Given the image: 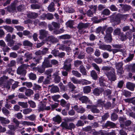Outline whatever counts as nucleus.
<instances>
[{
    "label": "nucleus",
    "instance_id": "f257e3e1",
    "mask_svg": "<svg viewBox=\"0 0 135 135\" xmlns=\"http://www.w3.org/2000/svg\"><path fill=\"white\" fill-rule=\"evenodd\" d=\"M102 70L106 71L105 74L107 76L108 79L112 81H114L116 79L115 75L114 70L111 67L108 66H104L102 67Z\"/></svg>",
    "mask_w": 135,
    "mask_h": 135
},
{
    "label": "nucleus",
    "instance_id": "f03ea898",
    "mask_svg": "<svg viewBox=\"0 0 135 135\" xmlns=\"http://www.w3.org/2000/svg\"><path fill=\"white\" fill-rule=\"evenodd\" d=\"M89 25V24L88 23H80L78 24L77 27L78 29V32L80 34L84 33V29L88 27Z\"/></svg>",
    "mask_w": 135,
    "mask_h": 135
},
{
    "label": "nucleus",
    "instance_id": "7ed1b4c3",
    "mask_svg": "<svg viewBox=\"0 0 135 135\" xmlns=\"http://www.w3.org/2000/svg\"><path fill=\"white\" fill-rule=\"evenodd\" d=\"M18 4V2L17 1H15L12 3L10 5L6 7L5 9H7L9 12H11L16 10V6Z\"/></svg>",
    "mask_w": 135,
    "mask_h": 135
},
{
    "label": "nucleus",
    "instance_id": "20e7f679",
    "mask_svg": "<svg viewBox=\"0 0 135 135\" xmlns=\"http://www.w3.org/2000/svg\"><path fill=\"white\" fill-rule=\"evenodd\" d=\"M34 63H32L30 65H27L28 66L30 67L31 68H33L37 66V64H39L40 62V61L41 60V58L40 57H33L32 59Z\"/></svg>",
    "mask_w": 135,
    "mask_h": 135
},
{
    "label": "nucleus",
    "instance_id": "39448f33",
    "mask_svg": "<svg viewBox=\"0 0 135 135\" xmlns=\"http://www.w3.org/2000/svg\"><path fill=\"white\" fill-rule=\"evenodd\" d=\"M46 40L51 44H54L59 41V40L57 38L52 35L48 36L46 38Z\"/></svg>",
    "mask_w": 135,
    "mask_h": 135
},
{
    "label": "nucleus",
    "instance_id": "423d86ee",
    "mask_svg": "<svg viewBox=\"0 0 135 135\" xmlns=\"http://www.w3.org/2000/svg\"><path fill=\"white\" fill-rule=\"evenodd\" d=\"M123 63L122 62H121L115 64V66L116 69H117V72L118 73L122 74L123 72L122 66Z\"/></svg>",
    "mask_w": 135,
    "mask_h": 135
},
{
    "label": "nucleus",
    "instance_id": "0eeeda50",
    "mask_svg": "<svg viewBox=\"0 0 135 135\" xmlns=\"http://www.w3.org/2000/svg\"><path fill=\"white\" fill-rule=\"evenodd\" d=\"M104 91V89L101 88H94L93 91V95L96 96H99Z\"/></svg>",
    "mask_w": 135,
    "mask_h": 135
},
{
    "label": "nucleus",
    "instance_id": "6e6552de",
    "mask_svg": "<svg viewBox=\"0 0 135 135\" xmlns=\"http://www.w3.org/2000/svg\"><path fill=\"white\" fill-rule=\"evenodd\" d=\"M39 33L40 35L39 38L42 40L46 37L49 35L48 32L44 30H40Z\"/></svg>",
    "mask_w": 135,
    "mask_h": 135
},
{
    "label": "nucleus",
    "instance_id": "1a4fd4ad",
    "mask_svg": "<svg viewBox=\"0 0 135 135\" xmlns=\"http://www.w3.org/2000/svg\"><path fill=\"white\" fill-rule=\"evenodd\" d=\"M32 70L35 72L37 71L38 72L41 74L44 73L45 70V69L42 65L41 66H38L32 68Z\"/></svg>",
    "mask_w": 135,
    "mask_h": 135
},
{
    "label": "nucleus",
    "instance_id": "9d476101",
    "mask_svg": "<svg viewBox=\"0 0 135 135\" xmlns=\"http://www.w3.org/2000/svg\"><path fill=\"white\" fill-rule=\"evenodd\" d=\"M14 80L12 79H9L8 81L4 83L1 86L9 89L11 87V85L13 83Z\"/></svg>",
    "mask_w": 135,
    "mask_h": 135
},
{
    "label": "nucleus",
    "instance_id": "9b49d317",
    "mask_svg": "<svg viewBox=\"0 0 135 135\" xmlns=\"http://www.w3.org/2000/svg\"><path fill=\"white\" fill-rule=\"evenodd\" d=\"M59 71H56L53 75L54 76V82L56 83H59L61 80L60 77L59 76Z\"/></svg>",
    "mask_w": 135,
    "mask_h": 135
},
{
    "label": "nucleus",
    "instance_id": "f8f14e48",
    "mask_svg": "<svg viewBox=\"0 0 135 135\" xmlns=\"http://www.w3.org/2000/svg\"><path fill=\"white\" fill-rule=\"evenodd\" d=\"M25 65H22L19 66L17 69V72L18 74H26V71L24 69Z\"/></svg>",
    "mask_w": 135,
    "mask_h": 135
},
{
    "label": "nucleus",
    "instance_id": "ddd939ff",
    "mask_svg": "<svg viewBox=\"0 0 135 135\" xmlns=\"http://www.w3.org/2000/svg\"><path fill=\"white\" fill-rule=\"evenodd\" d=\"M42 65L45 69L46 68H51L52 66V65L50 63L49 60H47V58H45Z\"/></svg>",
    "mask_w": 135,
    "mask_h": 135
},
{
    "label": "nucleus",
    "instance_id": "4468645a",
    "mask_svg": "<svg viewBox=\"0 0 135 135\" xmlns=\"http://www.w3.org/2000/svg\"><path fill=\"white\" fill-rule=\"evenodd\" d=\"M74 109L77 112L83 113L85 111V109L83 107H78L77 105H75L73 107Z\"/></svg>",
    "mask_w": 135,
    "mask_h": 135
},
{
    "label": "nucleus",
    "instance_id": "2eb2a0df",
    "mask_svg": "<svg viewBox=\"0 0 135 135\" xmlns=\"http://www.w3.org/2000/svg\"><path fill=\"white\" fill-rule=\"evenodd\" d=\"M24 57L26 58L24 60V61L25 62H27L32 59L33 57L32 54L27 52L25 54Z\"/></svg>",
    "mask_w": 135,
    "mask_h": 135
},
{
    "label": "nucleus",
    "instance_id": "dca6fc26",
    "mask_svg": "<svg viewBox=\"0 0 135 135\" xmlns=\"http://www.w3.org/2000/svg\"><path fill=\"white\" fill-rule=\"evenodd\" d=\"M53 15L50 13L44 14L41 16V18L43 20H44L45 18H46L48 20H50L53 19Z\"/></svg>",
    "mask_w": 135,
    "mask_h": 135
},
{
    "label": "nucleus",
    "instance_id": "f3484780",
    "mask_svg": "<svg viewBox=\"0 0 135 135\" xmlns=\"http://www.w3.org/2000/svg\"><path fill=\"white\" fill-rule=\"evenodd\" d=\"M105 101L102 100L101 99H98L96 105L98 107H101L102 108L103 107L105 106Z\"/></svg>",
    "mask_w": 135,
    "mask_h": 135
},
{
    "label": "nucleus",
    "instance_id": "a211bd4d",
    "mask_svg": "<svg viewBox=\"0 0 135 135\" xmlns=\"http://www.w3.org/2000/svg\"><path fill=\"white\" fill-rule=\"evenodd\" d=\"M126 86L128 89L133 91L135 87V84L130 82H128L126 84Z\"/></svg>",
    "mask_w": 135,
    "mask_h": 135
},
{
    "label": "nucleus",
    "instance_id": "6ab92c4d",
    "mask_svg": "<svg viewBox=\"0 0 135 135\" xmlns=\"http://www.w3.org/2000/svg\"><path fill=\"white\" fill-rule=\"evenodd\" d=\"M99 48L104 50H107L111 51L110 50L111 48V46L109 45H102L99 46Z\"/></svg>",
    "mask_w": 135,
    "mask_h": 135
},
{
    "label": "nucleus",
    "instance_id": "aec40b11",
    "mask_svg": "<svg viewBox=\"0 0 135 135\" xmlns=\"http://www.w3.org/2000/svg\"><path fill=\"white\" fill-rule=\"evenodd\" d=\"M0 121L1 122V124L3 125L8 124L10 122L9 121L8 119H7L3 117H0Z\"/></svg>",
    "mask_w": 135,
    "mask_h": 135
},
{
    "label": "nucleus",
    "instance_id": "412c9836",
    "mask_svg": "<svg viewBox=\"0 0 135 135\" xmlns=\"http://www.w3.org/2000/svg\"><path fill=\"white\" fill-rule=\"evenodd\" d=\"M38 16V15L37 13L33 12H30L27 14V17L31 18H36Z\"/></svg>",
    "mask_w": 135,
    "mask_h": 135
},
{
    "label": "nucleus",
    "instance_id": "4be33fe9",
    "mask_svg": "<svg viewBox=\"0 0 135 135\" xmlns=\"http://www.w3.org/2000/svg\"><path fill=\"white\" fill-rule=\"evenodd\" d=\"M3 27L7 32L12 33L13 31L14 28L11 26L6 25L3 26Z\"/></svg>",
    "mask_w": 135,
    "mask_h": 135
},
{
    "label": "nucleus",
    "instance_id": "5701e85b",
    "mask_svg": "<svg viewBox=\"0 0 135 135\" xmlns=\"http://www.w3.org/2000/svg\"><path fill=\"white\" fill-rule=\"evenodd\" d=\"M105 41L107 43L110 42L112 40V38L111 34H106L104 37Z\"/></svg>",
    "mask_w": 135,
    "mask_h": 135
},
{
    "label": "nucleus",
    "instance_id": "b1692460",
    "mask_svg": "<svg viewBox=\"0 0 135 135\" xmlns=\"http://www.w3.org/2000/svg\"><path fill=\"white\" fill-rule=\"evenodd\" d=\"M53 120L59 124L61 121V118L59 115H57L53 118Z\"/></svg>",
    "mask_w": 135,
    "mask_h": 135
},
{
    "label": "nucleus",
    "instance_id": "393cba45",
    "mask_svg": "<svg viewBox=\"0 0 135 135\" xmlns=\"http://www.w3.org/2000/svg\"><path fill=\"white\" fill-rule=\"evenodd\" d=\"M96 105H93V107L91 108V111L94 113H98L100 112V110L98 109Z\"/></svg>",
    "mask_w": 135,
    "mask_h": 135
},
{
    "label": "nucleus",
    "instance_id": "a878e982",
    "mask_svg": "<svg viewBox=\"0 0 135 135\" xmlns=\"http://www.w3.org/2000/svg\"><path fill=\"white\" fill-rule=\"evenodd\" d=\"M91 87L89 86H86L83 88V92L84 93L88 94L91 91Z\"/></svg>",
    "mask_w": 135,
    "mask_h": 135
},
{
    "label": "nucleus",
    "instance_id": "bb28decb",
    "mask_svg": "<svg viewBox=\"0 0 135 135\" xmlns=\"http://www.w3.org/2000/svg\"><path fill=\"white\" fill-rule=\"evenodd\" d=\"M33 92L32 90L30 89H26L25 92V94L26 96L28 97H30L33 94Z\"/></svg>",
    "mask_w": 135,
    "mask_h": 135
},
{
    "label": "nucleus",
    "instance_id": "cd10ccee",
    "mask_svg": "<svg viewBox=\"0 0 135 135\" xmlns=\"http://www.w3.org/2000/svg\"><path fill=\"white\" fill-rule=\"evenodd\" d=\"M23 45L26 46L32 47L33 44L27 40H25L23 42Z\"/></svg>",
    "mask_w": 135,
    "mask_h": 135
},
{
    "label": "nucleus",
    "instance_id": "c85d7f7f",
    "mask_svg": "<svg viewBox=\"0 0 135 135\" xmlns=\"http://www.w3.org/2000/svg\"><path fill=\"white\" fill-rule=\"evenodd\" d=\"M79 100L82 103H86L89 101L88 98L86 96H84L80 97Z\"/></svg>",
    "mask_w": 135,
    "mask_h": 135
},
{
    "label": "nucleus",
    "instance_id": "c756f323",
    "mask_svg": "<svg viewBox=\"0 0 135 135\" xmlns=\"http://www.w3.org/2000/svg\"><path fill=\"white\" fill-rule=\"evenodd\" d=\"M90 74L91 77L94 80H96L98 78V76L96 71L94 70H92L90 72Z\"/></svg>",
    "mask_w": 135,
    "mask_h": 135
},
{
    "label": "nucleus",
    "instance_id": "7c9ffc66",
    "mask_svg": "<svg viewBox=\"0 0 135 135\" xmlns=\"http://www.w3.org/2000/svg\"><path fill=\"white\" fill-rule=\"evenodd\" d=\"M48 10L50 12H52L55 10L54 4L53 2H52L48 7Z\"/></svg>",
    "mask_w": 135,
    "mask_h": 135
},
{
    "label": "nucleus",
    "instance_id": "2f4dec72",
    "mask_svg": "<svg viewBox=\"0 0 135 135\" xmlns=\"http://www.w3.org/2000/svg\"><path fill=\"white\" fill-rule=\"evenodd\" d=\"M128 15H121L118 14L117 15V18L120 17L121 19L125 21L126 19L128 17Z\"/></svg>",
    "mask_w": 135,
    "mask_h": 135
},
{
    "label": "nucleus",
    "instance_id": "473e14b6",
    "mask_svg": "<svg viewBox=\"0 0 135 135\" xmlns=\"http://www.w3.org/2000/svg\"><path fill=\"white\" fill-rule=\"evenodd\" d=\"M79 70L80 72L84 75H86V70L85 68L82 65H80L79 68Z\"/></svg>",
    "mask_w": 135,
    "mask_h": 135
},
{
    "label": "nucleus",
    "instance_id": "72a5a7b5",
    "mask_svg": "<svg viewBox=\"0 0 135 135\" xmlns=\"http://www.w3.org/2000/svg\"><path fill=\"white\" fill-rule=\"evenodd\" d=\"M63 68L64 69L67 71H69L71 69V64H65L63 67Z\"/></svg>",
    "mask_w": 135,
    "mask_h": 135
},
{
    "label": "nucleus",
    "instance_id": "f704fd0d",
    "mask_svg": "<svg viewBox=\"0 0 135 135\" xmlns=\"http://www.w3.org/2000/svg\"><path fill=\"white\" fill-rule=\"evenodd\" d=\"M59 89L57 86H52L51 89V92L52 93H56L59 91Z\"/></svg>",
    "mask_w": 135,
    "mask_h": 135
},
{
    "label": "nucleus",
    "instance_id": "c9c22d12",
    "mask_svg": "<svg viewBox=\"0 0 135 135\" xmlns=\"http://www.w3.org/2000/svg\"><path fill=\"white\" fill-rule=\"evenodd\" d=\"M106 82L103 79H100L99 80V84L101 86L104 87L107 86L108 84H106Z\"/></svg>",
    "mask_w": 135,
    "mask_h": 135
},
{
    "label": "nucleus",
    "instance_id": "e433bc0d",
    "mask_svg": "<svg viewBox=\"0 0 135 135\" xmlns=\"http://www.w3.org/2000/svg\"><path fill=\"white\" fill-rule=\"evenodd\" d=\"M68 86L69 89L71 91H73L76 88L75 85L71 82H69L68 83Z\"/></svg>",
    "mask_w": 135,
    "mask_h": 135
},
{
    "label": "nucleus",
    "instance_id": "4c0bfd02",
    "mask_svg": "<svg viewBox=\"0 0 135 135\" xmlns=\"http://www.w3.org/2000/svg\"><path fill=\"white\" fill-rule=\"evenodd\" d=\"M70 79L71 81L74 84H78L81 83V81L74 77L71 78Z\"/></svg>",
    "mask_w": 135,
    "mask_h": 135
},
{
    "label": "nucleus",
    "instance_id": "58836bf2",
    "mask_svg": "<svg viewBox=\"0 0 135 135\" xmlns=\"http://www.w3.org/2000/svg\"><path fill=\"white\" fill-rule=\"evenodd\" d=\"M22 45V44L21 42H19L16 45L14 46L12 48V50H17L20 48V46Z\"/></svg>",
    "mask_w": 135,
    "mask_h": 135
},
{
    "label": "nucleus",
    "instance_id": "ea45409f",
    "mask_svg": "<svg viewBox=\"0 0 135 135\" xmlns=\"http://www.w3.org/2000/svg\"><path fill=\"white\" fill-rule=\"evenodd\" d=\"M19 105L23 108H27L28 106L27 102H19L18 103Z\"/></svg>",
    "mask_w": 135,
    "mask_h": 135
},
{
    "label": "nucleus",
    "instance_id": "a19ab883",
    "mask_svg": "<svg viewBox=\"0 0 135 135\" xmlns=\"http://www.w3.org/2000/svg\"><path fill=\"white\" fill-rule=\"evenodd\" d=\"M31 7L32 9H39L41 7V6L39 4H33L31 5Z\"/></svg>",
    "mask_w": 135,
    "mask_h": 135
},
{
    "label": "nucleus",
    "instance_id": "79ce46f5",
    "mask_svg": "<svg viewBox=\"0 0 135 135\" xmlns=\"http://www.w3.org/2000/svg\"><path fill=\"white\" fill-rule=\"evenodd\" d=\"M25 7L24 5H20L17 7V11L19 12H22L25 9Z\"/></svg>",
    "mask_w": 135,
    "mask_h": 135
},
{
    "label": "nucleus",
    "instance_id": "37998d69",
    "mask_svg": "<svg viewBox=\"0 0 135 135\" xmlns=\"http://www.w3.org/2000/svg\"><path fill=\"white\" fill-rule=\"evenodd\" d=\"M23 34L25 36H28L29 38H31L32 37V33L26 30L23 31Z\"/></svg>",
    "mask_w": 135,
    "mask_h": 135
},
{
    "label": "nucleus",
    "instance_id": "c03bdc74",
    "mask_svg": "<svg viewBox=\"0 0 135 135\" xmlns=\"http://www.w3.org/2000/svg\"><path fill=\"white\" fill-rule=\"evenodd\" d=\"M105 126L107 127L110 126L112 127H114L115 126V125L114 123L112 122L108 121L105 123Z\"/></svg>",
    "mask_w": 135,
    "mask_h": 135
},
{
    "label": "nucleus",
    "instance_id": "a18cd8bd",
    "mask_svg": "<svg viewBox=\"0 0 135 135\" xmlns=\"http://www.w3.org/2000/svg\"><path fill=\"white\" fill-rule=\"evenodd\" d=\"M86 51L88 54H91L94 52V49L90 47H88L86 48Z\"/></svg>",
    "mask_w": 135,
    "mask_h": 135
},
{
    "label": "nucleus",
    "instance_id": "49530a36",
    "mask_svg": "<svg viewBox=\"0 0 135 135\" xmlns=\"http://www.w3.org/2000/svg\"><path fill=\"white\" fill-rule=\"evenodd\" d=\"M36 116L34 114H32L29 116H28L27 118H28L30 120L33 121L36 120Z\"/></svg>",
    "mask_w": 135,
    "mask_h": 135
},
{
    "label": "nucleus",
    "instance_id": "de8ad7c7",
    "mask_svg": "<svg viewBox=\"0 0 135 135\" xmlns=\"http://www.w3.org/2000/svg\"><path fill=\"white\" fill-rule=\"evenodd\" d=\"M32 111V110L29 108L25 109H23V113L25 114H27L31 112Z\"/></svg>",
    "mask_w": 135,
    "mask_h": 135
},
{
    "label": "nucleus",
    "instance_id": "09e8293b",
    "mask_svg": "<svg viewBox=\"0 0 135 135\" xmlns=\"http://www.w3.org/2000/svg\"><path fill=\"white\" fill-rule=\"evenodd\" d=\"M59 50L56 49H54L52 50L51 52V53L55 57L58 56L59 54Z\"/></svg>",
    "mask_w": 135,
    "mask_h": 135
},
{
    "label": "nucleus",
    "instance_id": "8fccbe9b",
    "mask_svg": "<svg viewBox=\"0 0 135 135\" xmlns=\"http://www.w3.org/2000/svg\"><path fill=\"white\" fill-rule=\"evenodd\" d=\"M59 38L62 39H68L70 38V36L68 34H65L60 36Z\"/></svg>",
    "mask_w": 135,
    "mask_h": 135
},
{
    "label": "nucleus",
    "instance_id": "3c124183",
    "mask_svg": "<svg viewBox=\"0 0 135 135\" xmlns=\"http://www.w3.org/2000/svg\"><path fill=\"white\" fill-rule=\"evenodd\" d=\"M107 26H105L103 27L102 28L101 27H99L97 28L96 32L97 33H99L102 29L103 31H104L107 28Z\"/></svg>",
    "mask_w": 135,
    "mask_h": 135
},
{
    "label": "nucleus",
    "instance_id": "603ef678",
    "mask_svg": "<svg viewBox=\"0 0 135 135\" xmlns=\"http://www.w3.org/2000/svg\"><path fill=\"white\" fill-rule=\"evenodd\" d=\"M82 63L81 61L79 60H76L74 61V65L75 66L78 67L81 65Z\"/></svg>",
    "mask_w": 135,
    "mask_h": 135
},
{
    "label": "nucleus",
    "instance_id": "864d4df0",
    "mask_svg": "<svg viewBox=\"0 0 135 135\" xmlns=\"http://www.w3.org/2000/svg\"><path fill=\"white\" fill-rule=\"evenodd\" d=\"M122 9L125 11H128L131 8V7L129 5H125L123 6Z\"/></svg>",
    "mask_w": 135,
    "mask_h": 135
},
{
    "label": "nucleus",
    "instance_id": "5fc2aeb1",
    "mask_svg": "<svg viewBox=\"0 0 135 135\" xmlns=\"http://www.w3.org/2000/svg\"><path fill=\"white\" fill-rule=\"evenodd\" d=\"M22 85L27 86L28 88H30L32 86V83L30 82H25L22 83Z\"/></svg>",
    "mask_w": 135,
    "mask_h": 135
},
{
    "label": "nucleus",
    "instance_id": "6e6d98bb",
    "mask_svg": "<svg viewBox=\"0 0 135 135\" xmlns=\"http://www.w3.org/2000/svg\"><path fill=\"white\" fill-rule=\"evenodd\" d=\"M102 14H103L108 16L110 14V11L108 9H105L102 11Z\"/></svg>",
    "mask_w": 135,
    "mask_h": 135
},
{
    "label": "nucleus",
    "instance_id": "4d7b16f0",
    "mask_svg": "<svg viewBox=\"0 0 135 135\" xmlns=\"http://www.w3.org/2000/svg\"><path fill=\"white\" fill-rule=\"evenodd\" d=\"M29 77L30 79L33 80H35L36 78V75L32 73H31L29 74Z\"/></svg>",
    "mask_w": 135,
    "mask_h": 135
},
{
    "label": "nucleus",
    "instance_id": "13d9d810",
    "mask_svg": "<svg viewBox=\"0 0 135 135\" xmlns=\"http://www.w3.org/2000/svg\"><path fill=\"white\" fill-rule=\"evenodd\" d=\"M72 73L74 75L77 77H80L81 76V74L77 71L73 70Z\"/></svg>",
    "mask_w": 135,
    "mask_h": 135
},
{
    "label": "nucleus",
    "instance_id": "bf43d9fd",
    "mask_svg": "<svg viewBox=\"0 0 135 135\" xmlns=\"http://www.w3.org/2000/svg\"><path fill=\"white\" fill-rule=\"evenodd\" d=\"M118 118L117 115L114 113H113L111 115V120L113 121L116 120Z\"/></svg>",
    "mask_w": 135,
    "mask_h": 135
},
{
    "label": "nucleus",
    "instance_id": "052dcab7",
    "mask_svg": "<svg viewBox=\"0 0 135 135\" xmlns=\"http://www.w3.org/2000/svg\"><path fill=\"white\" fill-rule=\"evenodd\" d=\"M60 126L63 128H65L68 129V124L67 123L65 122H63L61 124Z\"/></svg>",
    "mask_w": 135,
    "mask_h": 135
},
{
    "label": "nucleus",
    "instance_id": "680f3d73",
    "mask_svg": "<svg viewBox=\"0 0 135 135\" xmlns=\"http://www.w3.org/2000/svg\"><path fill=\"white\" fill-rule=\"evenodd\" d=\"M60 96L59 95H57L53 96L52 97V98L55 102H59V100L57 99L60 98Z\"/></svg>",
    "mask_w": 135,
    "mask_h": 135
},
{
    "label": "nucleus",
    "instance_id": "e2e57ef3",
    "mask_svg": "<svg viewBox=\"0 0 135 135\" xmlns=\"http://www.w3.org/2000/svg\"><path fill=\"white\" fill-rule=\"evenodd\" d=\"M28 103L30 105V106L32 108H35L36 107V104L35 103L32 101L29 100L28 101Z\"/></svg>",
    "mask_w": 135,
    "mask_h": 135
},
{
    "label": "nucleus",
    "instance_id": "0e129e2a",
    "mask_svg": "<svg viewBox=\"0 0 135 135\" xmlns=\"http://www.w3.org/2000/svg\"><path fill=\"white\" fill-rule=\"evenodd\" d=\"M85 56V54L84 52H80L78 55L77 58L80 59H81L84 58Z\"/></svg>",
    "mask_w": 135,
    "mask_h": 135
},
{
    "label": "nucleus",
    "instance_id": "69168bd1",
    "mask_svg": "<svg viewBox=\"0 0 135 135\" xmlns=\"http://www.w3.org/2000/svg\"><path fill=\"white\" fill-rule=\"evenodd\" d=\"M2 111L3 113L6 115H8L10 113L9 111L4 107L2 108Z\"/></svg>",
    "mask_w": 135,
    "mask_h": 135
},
{
    "label": "nucleus",
    "instance_id": "338daca9",
    "mask_svg": "<svg viewBox=\"0 0 135 135\" xmlns=\"http://www.w3.org/2000/svg\"><path fill=\"white\" fill-rule=\"evenodd\" d=\"M52 24L54 28L57 29H58L60 27V24L59 23L53 22L52 23Z\"/></svg>",
    "mask_w": 135,
    "mask_h": 135
},
{
    "label": "nucleus",
    "instance_id": "774afa93",
    "mask_svg": "<svg viewBox=\"0 0 135 135\" xmlns=\"http://www.w3.org/2000/svg\"><path fill=\"white\" fill-rule=\"evenodd\" d=\"M120 34V29L117 28L114 31L113 34L115 35H119Z\"/></svg>",
    "mask_w": 135,
    "mask_h": 135
}]
</instances>
